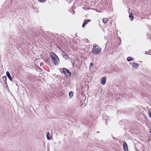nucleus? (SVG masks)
Returning a JSON list of instances; mask_svg holds the SVG:
<instances>
[{
    "label": "nucleus",
    "mask_w": 151,
    "mask_h": 151,
    "mask_svg": "<svg viewBox=\"0 0 151 151\" xmlns=\"http://www.w3.org/2000/svg\"><path fill=\"white\" fill-rule=\"evenodd\" d=\"M40 2H44L46 1V0H38Z\"/></svg>",
    "instance_id": "nucleus-17"
},
{
    "label": "nucleus",
    "mask_w": 151,
    "mask_h": 151,
    "mask_svg": "<svg viewBox=\"0 0 151 151\" xmlns=\"http://www.w3.org/2000/svg\"><path fill=\"white\" fill-rule=\"evenodd\" d=\"M65 54V52H63V55Z\"/></svg>",
    "instance_id": "nucleus-22"
},
{
    "label": "nucleus",
    "mask_w": 151,
    "mask_h": 151,
    "mask_svg": "<svg viewBox=\"0 0 151 151\" xmlns=\"http://www.w3.org/2000/svg\"><path fill=\"white\" fill-rule=\"evenodd\" d=\"M106 79L105 77H103L101 79V83L102 85H104L106 83Z\"/></svg>",
    "instance_id": "nucleus-5"
},
{
    "label": "nucleus",
    "mask_w": 151,
    "mask_h": 151,
    "mask_svg": "<svg viewBox=\"0 0 151 151\" xmlns=\"http://www.w3.org/2000/svg\"><path fill=\"white\" fill-rule=\"evenodd\" d=\"M129 17L131 21H132L134 19V16L132 13L130 14L129 16Z\"/></svg>",
    "instance_id": "nucleus-10"
},
{
    "label": "nucleus",
    "mask_w": 151,
    "mask_h": 151,
    "mask_svg": "<svg viewBox=\"0 0 151 151\" xmlns=\"http://www.w3.org/2000/svg\"><path fill=\"white\" fill-rule=\"evenodd\" d=\"M51 58L53 60V61L55 65L59 64V59L57 56L54 53L51 55Z\"/></svg>",
    "instance_id": "nucleus-2"
},
{
    "label": "nucleus",
    "mask_w": 151,
    "mask_h": 151,
    "mask_svg": "<svg viewBox=\"0 0 151 151\" xmlns=\"http://www.w3.org/2000/svg\"><path fill=\"white\" fill-rule=\"evenodd\" d=\"M113 139H116V138H115V137H113Z\"/></svg>",
    "instance_id": "nucleus-23"
},
{
    "label": "nucleus",
    "mask_w": 151,
    "mask_h": 151,
    "mask_svg": "<svg viewBox=\"0 0 151 151\" xmlns=\"http://www.w3.org/2000/svg\"><path fill=\"white\" fill-rule=\"evenodd\" d=\"M139 65V64H137L135 63H133L132 64V67L134 68H137Z\"/></svg>",
    "instance_id": "nucleus-8"
},
{
    "label": "nucleus",
    "mask_w": 151,
    "mask_h": 151,
    "mask_svg": "<svg viewBox=\"0 0 151 151\" xmlns=\"http://www.w3.org/2000/svg\"><path fill=\"white\" fill-rule=\"evenodd\" d=\"M134 59V58H132V57H128L127 58V60L128 61H131L133 60Z\"/></svg>",
    "instance_id": "nucleus-11"
},
{
    "label": "nucleus",
    "mask_w": 151,
    "mask_h": 151,
    "mask_svg": "<svg viewBox=\"0 0 151 151\" xmlns=\"http://www.w3.org/2000/svg\"><path fill=\"white\" fill-rule=\"evenodd\" d=\"M6 75L9 79L12 81V78L11 76L10 73L9 71H6Z\"/></svg>",
    "instance_id": "nucleus-7"
},
{
    "label": "nucleus",
    "mask_w": 151,
    "mask_h": 151,
    "mask_svg": "<svg viewBox=\"0 0 151 151\" xmlns=\"http://www.w3.org/2000/svg\"><path fill=\"white\" fill-rule=\"evenodd\" d=\"M4 83L5 85H7V82H6V81H4Z\"/></svg>",
    "instance_id": "nucleus-20"
},
{
    "label": "nucleus",
    "mask_w": 151,
    "mask_h": 151,
    "mask_svg": "<svg viewBox=\"0 0 151 151\" xmlns=\"http://www.w3.org/2000/svg\"><path fill=\"white\" fill-rule=\"evenodd\" d=\"M5 87L6 88H8V85H7H7H5Z\"/></svg>",
    "instance_id": "nucleus-21"
},
{
    "label": "nucleus",
    "mask_w": 151,
    "mask_h": 151,
    "mask_svg": "<svg viewBox=\"0 0 151 151\" xmlns=\"http://www.w3.org/2000/svg\"><path fill=\"white\" fill-rule=\"evenodd\" d=\"M63 73L66 76L68 77V75L66 74H68V75L69 76H71V72L67 69L65 68H63Z\"/></svg>",
    "instance_id": "nucleus-3"
},
{
    "label": "nucleus",
    "mask_w": 151,
    "mask_h": 151,
    "mask_svg": "<svg viewBox=\"0 0 151 151\" xmlns=\"http://www.w3.org/2000/svg\"><path fill=\"white\" fill-rule=\"evenodd\" d=\"M97 133H100V132L97 131Z\"/></svg>",
    "instance_id": "nucleus-24"
},
{
    "label": "nucleus",
    "mask_w": 151,
    "mask_h": 151,
    "mask_svg": "<svg viewBox=\"0 0 151 151\" xmlns=\"http://www.w3.org/2000/svg\"><path fill=\"white\" fill-rule=\"evenodd\" d=\"M93 64L92 63H91L90 64L89 68H90L91 67L92 68L93 67Z\"/></svg>",
    "instance_id": "nucleus-16"
},
{
    "label": "nucleus",
    "mask_w": 151,
    "mask_h": 151,
    "mask_svg": "<svg viewBox=\"0 0 151 151\" xmlns=\"http://www.w3.org/2000/svg\"><path fill=\"white\" fill-rule=\"evenodd\" d=\"M2 78L3 80L4 81H6V76H3Z\"/></svg>",
    "instance_id": "nucleus-15"
},
{
    "label": "nucleus",
    "mask_w": 151,
    "mask_h": 151,
    "mask_svg": "<svg viewBox=\"0 0 151 151\" xmlns=\"http://www.w3.org/2000/svg\"><path fill=\"white\" fill-rule=\"evenodd\" d=\"M148 115L151 118V112L149 111L148 112Z\"/></svg>",
    "instance_id": "nucleus-18"
},
{
    "label": "nucleus",
    "mask_w": 151,
    "mask_h": 151,
    "mask_svg": "<svg viewBox=\"0 0 151 151\" xmlns=\"http://www.w3.org/2000/svg\"><path fill=\"white\" fill-rule=\"evenodd\" d=\"M63 57L65 58L66 60H67L68 59H69V58L65 54H63Z\"/></svg>",
    "instance_id": "nucleus-14"
},
{
    "label": "nucleus",
    "mask_w": 151,
    "mask_h": 151,
    "mask_svg": "<svg viewBox=\"0 0 151 151\" xmlns=\"http://www.w3.org/2000/svg\"><path fill=\"white\" fill-rule=\"evenodd\" d=\"M150 54H151V52L150 53Z\"/></svg>",
    "instance_id": "nucleus-26"
},
{
    "label": "nucleus",
    "mask_w": 151,
    "mask_h": 151,
    "mask_svg": "<svg viewBox=\"0 0 151 151\" xmlns=\"http://www.w3.org/2000/svg\"><path fill=\"white\" fill-rule=\"evenodd\" d=\"M91 21V20L90 19H85L84 21V22L82 25V27H85V25L86 24H88V22H90Z\"/></svg>",
    "instance_id": "nucleus-4"
},
{
    "label": "nucleus",
    "mask_w": 151,
    "mask_h": 151,
    "mask_svg": "<svg viewBox=\"0 0 151 151\" xmlns=\"http://www.w3.org/2000/svg\"><path fill=\"white\" fill-rule=\"evenodd\" d=\"M150 53H151V52H148V51H146L145 52V54H150V55H151V54H150Z\"/></svg>",
    "instance_id": "nucleus-19"
},
{
    "label": "nucleus",
    "mask_w": 151,
    "mask_h": 151,
    "mask_svg": "<svg viewBox=\"0 0 151 151\" xmlns=\"http://www.w3.org/2000/svg\"><path fill=\"white\" fill-rule=\"evenodd\" d=\"M150 133H151V130H150Z\"/></svg>",
    "instance_id": "nucleus-25"
},
{
    "label": "nucleus",
    "mask_w": 151,
    "mask_h": 151,
    "mask_svg": "<svg viewBox=\"0 0 151 151\" xmlns=\"http://www.w3.org/2000/svg\"><path fill=\"white\" fill-rule=\"evenodd\" d=\"M123 145L124 150L125 151H126L127 150L128 151V149L127 145V143L125 142H124L123 143Z\"/></svg>",
    "instance_id": "nucleus-6"
},
{
    "label": "nucleus",
    "mask_w": 151,
    "mask_h": 151,
    "mask_svg": "<svg viewBox=\"0 0 151 151\" xmlns=\"http://www.w3.org/2000/svg\"><path fill=\"white\" fill-rule=\"evenodd\" d=\"M108 19L107 18H104L103 19V22L104 24L106 23L108 21Z\"/></svg>",
    "instance_id": "nucleus-13"
},
{
    "label": "nucleus",
    "mask_w": 151,
    "mask_h": 151,
    "mask_svg": "<svg viewBox=\"0 0 151 151\" xmlns=\"http://www.w3.org/2000/svg\"><path fill=\"white\" fill-rule=\"evenodd\" d=\"M74 93L72 91H70L69 93V95L70 98H71L73 96Z\"/></svg>",
    "instance_id": "nucleus-12"
},
{
    "label": "nucleus",
    "mask_w": 151,
    "mask_h": 151,
    "mask_svg": "<svg viewBox=\"0 0 151 151\" xmlns=\"http://www.w3.org/2000/svg\"><path fill=\"white\" fill-rule=\"evenodd\" d=\"M101 49L99 45H95L93 46L92 51L94 54H98L101 52Z\"/></svg>",
    "instance_id": "nucleus-1"
},
{
    "label": "nucleus",
    "mask_w": 151,
    "mask_h": 151,
    "mask_svg": "<svg viewBox=\"0 0 151 151\" xmlns=\"http://www.w3.org/2000/svg\"><path fill=\"white\" fill-rule=\"evenodd\" d=\"M50 134L49 132H47L46 134L47 138L48 140H50L51 139V137H50Z\"/></svg>",
    "instance_id": "nucleus-9"
}]
</instances>
